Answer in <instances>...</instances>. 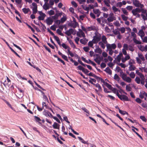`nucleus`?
<instances>
[{"mask_svg": "<svg viewBox=\"0 0 147 147\" xmlns=\"http://www.w3.org/2000/svg\"><path fill=\"white\" fill-rule=\"evenodd\" d=\"M116 70L118 72H119L121 70V71L120 72V76L124 81L128 83L131 82L132 80L131 78L129 77H127L126 74L123 73L119 67L117 66L116 67Z\"/></svg>", "mask_w": 147, "mask_h": 147, "instance_id": "obj_1", "label": "nucleus"}, {"mask_svg": "<svg viewBox=\"0 0 147 147\" xmlns=\"http://www.w3.org/2000/svg\"><path fill=\"white\" fill-rule=\"evenodd\" d=\"M7 80L5 79H4L3 78L2 79V80L1 81V83L3 84L6 87L7 86L9 87L11 85V82L10 80L7 77H6Z\"/></svg>", "mask_w": 147, "mask_h": 147, "instance_id": "obj_2", "label": "nucleus"}, {"mask_svg": "<svg viewBox=\"0 0 147 147\" xmlns=\"http://www.w3.org/2000/svg\"><path fill=\"white\" fill-rule=\"evenodd\" d=\"M101 38V36L99 34H95V36L93 37L92 42L94 44L97 43L99 41Z\"/></svg>", "mask_w": 147, "mask_h": 147, "instance_id": "obj_3", "label": "nucleus"}, {"mask_svg": "<svg viewBox=\"0 0 147 147\" xmlns=\"http://www.w3.org/2000/svg\"><path fill=\"white\" fill-rule=\"evenodd\" d=\"M116 95L118 98L122 100L125 101H129L128 97L125 95L124 94L120 95L118 92L116 93Z\"/></svg>", "mask_w": 147, "mask_h": 147, "instance_id": "obj_4", "label": "nucleus"}, {"mask_svg": "<svg viewBox=\"0 0 147 147\" xmlns=\"http://www.w3.org/2000/svg\"><path fill=\"white\" fill-rule=\"evenodd\" d=\"M138 57H136V59L137 63L140 64L142 63V61L140 59H141L142 61H145V59L144 56L141 53H139L138 54Z\"/></svg>", "mask_w": 147, "mask_h": 147, "instance_id": "obj_5", "label": "nucleus"}, {"mask_svg": "<svg viewBox=\"0 0 147 147\" xmlns=\"http://www.w3.org/2000/svg\"><path fill=\"white\" fill-rule=\"evenodd\" d=\"M32 5L33 7H31V8L32 9V13L33 14H35L38 11L37 5L36 3L33 2L32 3Z\"/></svg>", "mask_w": 147, "mask_h": 147, "instance_id": "obj_6", "label": "nucleus"}, {"mask_svg": "<svg viewBox=\"0 0 147 147\" xmlns=\"http://www.w3.org/2000/svg\"><path fill=\"white\" fill-rule=\"evenodd\" d=\"M133 5L136 7H140L143 6V4H142L140 3V1L138 0H132Z\"/></svg>", "mask_w": 147, "mask_h": 147, "instance_id": "obj_7", "label": "nucleus"}, {"mask_svg": "<svg viewBox=\"0 0 147 147\" xmlns=\"http://www.w3.org/2000/svg\"><path fill=\"white\" fill-rule=\"evenodd\" d=\"M87 75L89 76L93 77L97 80H100L102 82H105L104 80L102 79L97 76L96 75L93 74L92 72H90L89 74H87Z\"/></svg>", "mask_w": 147, "mask_h": 147, "instance_id": "obj_8", "label": "nucleus"}, {"mask_svg": "<svg viewBox=\"0 0 147 147\" xmlns=\"http://www.w3.org/2000/svg\"><path fill=\"white\" fill-rule=\"evenodd\" d=\"M38 13L40 15V16L38 17V20H44L46 16V15L41 11H39Z\"/></svg>", "mask_w": 147, "mask_h": 147, "instance_id": "obj_9", "label": "nucleus"}, {"mask_svg": "<svg viewBox=\"0 0 147 147\" xmlns=\"http://www.w3.org/2000/svg\"><path fill=\"white\" fill-rule=\"evenodd\" d=\"M107 49H115L116 47V45L114 44H107Z\"/></svg>", "mask_w": 147, "mask_h": 147, "instance_id": "obj_10", "label": "nucleus"}, {"mask_svg": "<svg viewBox=\"0 0 147 147\" xmlns=\"http://www.w3.org/2000/svg\"><path fill=\"white\" fill-rule=\"evenodd\" d=\"M74 30L72 28H71L68 30L66 31L65 32V33L68 36H70L71 34H75V33H74V34H73L74 31Z\"/></svg>", "mask_w": 147, "mask_h": 147, "instance_id": "obj_11", "label": "nucleus"}, {"mask_svg": "<svg viewBox=\"0 0 147 147\" xmlns=\"http://www.w3.org/2000/svg\"><path fill=\"white\" fill-rule=\"evenodd\" d=\"M144 96L147 98V93L144 91L140 92L139 94L140 98L142 99L144 98Z\"/></svg>", "mask_w": 147, "mask_h": 147, "instance_id": "obj_12", "label": "nucleus"}, {"mask_svg": "<svg viewBox=\"0 0 147 147\" xmlns=\"http://www.w3.org/2000/svg\"><path fill=\"white\" fill-rule=\"evenodd\" d=\"M93 11L94 13L96 15L97 17H99L101 13V12L98 9H94Z\"/></svg>", "mask_w": 147, "mask_h": 147, "instance_id": "obj_13", "label": "nucleus"}, {"mask_svg": "<svg viewBox=\"0 0 147 147\" xmlns=\"http://www.w3.org/2000/svg\"><path fill=\"white\" fill-rule=\"evenodd\" d=\"M77 35L80 37H81L82 36L83 37H85V35L84 32L81 29H80L79 32L77 33Z\"/></svg>", "mask_w": 147, "mask_h": 147, "instance_id": "obj_14", "label": "nucleus"}, {"mask_svg": "<svg viewBox=\"0 0 147 147\" xmlns=\"http://www.w3.org/2000/svg\"><path fill=\"white\" fill-rule=\"evenodd\" d=\"M103 2L105 4V5L107 7H109V8H111L110 5L111 3V1L110 0H103Z\"/></svg>", "mask_w": 147, "mask_h": 147, "instance_id": "obj_15", "label": "nucleus"}, {"mask_svg": "<svg viewBox=\"0 0 147 147\" xmlns=\"http://www.w3.org/2000/svg\"><path fill=\"white\" fill-rule=\"evenodd\" d=\"M114 18L113 14V13H111L109 17L107 18V20L109 22H112L114 20Z\"/></svg>", "mask_w": 147, "mask_h": 147, "instance_id": "obj_16", "label": "nucleus"}, {"mask_svg": "<svg viewBox=\"0 0 147 147\" xmlns=\"http://www.w3.org/2000/svg\"><path fill=\"white\" fill-rule=\"evenodd\" d=\"M88 41V39H86L85 37H84L83 39L80 40V41L81 43L84 45H86Z\"/></svg>", "mask_w": 147, "mask_h": 147, "instance_id": "obj_17", "label": "nucleus"}, {"mask_svg": "<svg viewBox=\"0 0 147 147\" xmlns=\"http://www.w3.org/2000/svg\"><path fill=\"white\" fill-rule=\"evenodd\" d=\"M138 34L139 36H140L141 38H142L145 35L144 33L142 30H140Z\"/></svg>", "mask_w": 147, "mask_h": 147, "instance_id": "obj_18", "label": "nucleus"}, {"mask_svg": "<svg viewBox=\"0 0 147 147\" xmlns=\"http://www.w3.org/2000/svg\"><path fill=\"white\" fill-rule=\"evenodd\" d=\"M102 59L101 57H96L94 60L98 64L100 65Z\"/></svg>", "mask_w": 147, "mask_h": 147, "instance_id": "obj_19", "label": "nucleus"}, {"mask_svg": "<svg viewBox=\"0 0 147 147\" xmlns=\"http://www.w3.org/2000/svg\"><path fill=\"white\" fill-rule=\"evenodd\" d=\"M47 23L48 25H51L52 24L53 21L52 19L48 18L46 20Z\"/></svg>", "mask_w": 147, "mask_h": 147, "instance_id": "obj_20", "label": "nucleus"}, {"mask_svg": "<svg viewBox=\"0 0 147 147\" xmlns=\"http://www.w3.org/2000/svg\"><path fill=\"white\" fill-rule=\"evenodd\" d=\"M43 8L45 10H46L49 8V6L48 3H45L43 6Z\"/></svg>", "mask_w": 147, "mask_h": 147, "instance_id": "obj_21", "label": "nucleus"}, {"mask_svg": "<svg viewBox=\"0 0 147 147\" xmlns=\"http://www.w3.org/2000/svg\"><path fill=\"white\" fill-rule=\"evenodd\" d=\"M53 128L55 129H59V125L58 124V123L56 122H55L54 123L53 125Z\"/></svg>", "mask_w": 147, "mask_h": 147, "instance_id": "obj_22", "label": "nucleus"}, {"mask_svg": "<svg viewBox=\"0 0 147 147\" xmlns=\"http://www.w3.org/2000/svg\"><path fill=\"white\" fill-rule=\"evenodd\" d=\"M94 85L98 88V91L99 92H101L102 91V90L101 88V87L100 85L99 84L97 83L96 84H94Z\"/></svg>", "mask_w": 147, "mask_h": 147, "instance_id": "obj_23", "label": "nucleus"}, {"mask_svg": "<svg viewBox=\"0 0 147 147\" xmlns=\"http://www.w3.org/2000/svg\"><path fill=\"white\" fill-rule=\"evenodd\" d=\"M69 42L70 44L72 47H73L74 49L76 48V47L74 42H73L71 40H69Z\"/></svg>", "mask_w": 147, "mask_h": 147, "instance_id": "obj_24", "label": "nucleus"}, {"mask_svg": "<svg viewBox=\"0 0 147 147\" xmlns=\"http://www.w3.org/2000/svg\"><path fill=\"white\" fill-rule=\"evenodd\" d=\"M118 109L119 110V113L123 115H124L125 114H127V115H128V113L127 112L121 110L119 108H118Z\"/></svg>", "mask_w": 147, "mask_h": 147, "instance_id": "obj_25", "label": "nucleus"}, {"mask_svg": "<svg viewBox=\"0 0 147 147\" xmlns=\"http://www.w3.org/2000/svg\"><path fill=\"white\" fill-rule=\"evenodd\" d=\"M136 68L134 65H130L129 67V71H132L134 70Z\"/></svg>", "mask_w": 147, "mask_h": 147, "instance_id": "obj_26", "label": "nucleus"}, {"mask_svg": "<svg viewBox=\"0 0 147 147\" xmlns=\"http://www.w3.org/2000/svg\"><path fill=\"white\" fill-rule=\"evenodd\" d=\"M73 18V21L75 22V24H73L71 26L74 28H75L77 26L78 24V23L76 22V20L75 19V18Z\"/></svg>", "mask_w": 147, "mask_h": 147, "instance_id": "obj_27", "label": "nucleus"}, {"mask_svg": "<svg viewBox=\"0 0 147 147\" xmlns=\"http://www.w3.org/2000/svg\"><path fill=\"white\" fill-rule=\"evenodd\" d=\"M105 71L106 72L108 73L109 74H112V71L108 67L106 68L105 70Z\"/></svg>", "mask_w": 147, "mask_h": 147, "instance_id": "obj_28", "label": "nucleus"}, {"mask_svg": "<svg viewBox=\"0 0 147 147\" xmlns=\"http://www.w3.org/2000/svg\"><path fill=\"white\" fill-rule=\"evenodd\" d=\"M114 78L115 80L117 81L118 82H119L120 79V78H119V77L117 74H115L114 76Z\"/></svg>", "mask_w": 147, "mask_h": 147, "instance_id": "obj_29", "label": "nucleus"}, {"mask_svg": "<svg viewBox=\"0 0 147 147\" xmlns=\"http://www.w3.org/2000/svg\"><path fill=\"white\" fill-rule=\"evenodd\" d=\"M23 12L25 14L27 13L29 11H30V10L29 8H24L22 9Z\"/></svg>", "mask_w": 147, "mask_h": 147, "instance_id": "obj_30", "label": "nucleus"}, {"mask_svg": "<svg viewBox=\"0 0 147 147\" xmlns=\"http://www.w3.org/2000/svg\"><path fill=\"white\" fill-rule=\"evenodd\" d=\"M87 29L88 31L94 30H95V27L94 26H91L90 27H87Z\"/></svg>", "mask_w": 147, "mask_h": 147, "instance_id": "obj_31", "label": "nucleus"}, {"mask_svg": "<svg viewBox=\"0 0 147 147\" xmlns=\"http://www.w3.org/2000/svg\"><path fill=\"white\" fill-rule=\"evenodd\" d=\"M102 40L103 43L104 44L107 43V38L104 35L102 36Z\"/></svg>", "mask_w": 147, "mask_h": 147, "instance_id": "obj_32", "label": "nucleus"}, {"mask_svg": "<svg viewBox=\"0 0 147 147\" xmlns=\"http://www.w3.org/2000/svg\"><path fill=\"white\" fill-rule=\"evenodd\" d=\"M123 56V54L121 53H119V55L117 57V59L118 62H120L121 59V57Z\"/></svg>", "mask_w": 147, "mask_h": 147, "instance_id": "obj_33", "label": "nucleus"}, {"mask_svg": "<svg viewBox=\"0 0 147 147\" xmlns=\"http://www.w3.org/2000/svg\"><path fill=\"white\" fill-rule=\"evenodd\" d=\"M112 10L114 12H115L118 11H119L120 10L117 8L115 6H113L112 7Z\"/></svg>", "mask_w": 147, "mask_h": 147, "instance_id": "obj_34", "label": "nucleus"}, {"mask_svg": "<svg viewBox=\"0 0 147 147\" xmlns=\"http://www.w3.org/2000/svg\"><path fill=\"white\" fill-rule=\"evenodd\" d=\"M133 40L134 42L136 44L140 45L141 44V42L137 40L136 38H133Z\"/></svg>", "mask_w": 147, "mask_h": 147, "instance_id": "obj_35", "label": "nucleus"}, {"mask_svg": "<svg viewBox=\"0 0 147 147\" xmlns=\"http://www.w3.org/2000/svg\"><path fill=\"white\" fill-rule=\"evenodd\" d=\"M144 5H143V6L142 7V8H141V7H140L141 8V12L142 14H144L146 13V12L147 10L146 9L143 8L144 7Z\"/></svg>", "mask_w": 147, "mask_h": 147, "instance_id": "obj_36", "label": "nucleus"}, {"mask_svg": "<svg viewBox=\"0 0 147 147\" xmlns=\"http://www.w3.org/2000/svg\"><path fill=\"white\" fill-rule=\"evenodd\" d=\"M95 52L96 53H98L99 54H101L102 52L101 49L99 48H96L95 50Z\"/></svg>", "mask_w": 147, "mask_h": 147, "instance_id": "obj_37", "label": "nucleus"}, {"mask_svg": "<svg viewBox=\"0 0 147 147\" xmlns=\"http://www.w3.org/2000/svg\"><path fill=\"white\" fill-rule=\"evenodd\" d=\"M136 73L140 76V78H144V76L141 72H139V71L137 70L136 71Z\"/></svg>", "mask_w": 147, "mask_h": 147, "instance_id": "obj_38", "label": "nucleus"}, {"mask_svg": "<svg viewBox=\"0 0 147 147\" xmlns=\"http://www.w3.org/2000/svg\"><path fill=\"white\" fill-rule=\"evenodd\" d=\"M123 13L126 15H128V13L127 10L124 8H122L121 9Z\"/></svg>", "mask_w": 147, "mask_h": 147, "instance_id": "obj_39", "label": "nucleus"}, {"mask_svg": "<svg viewBox=\"0 0 147 147\" xmlns=\"http://www.w3.org/2000/svg\"><path fill=\"white\" fill-rule=\"evenodd\" d=\"M105 85L110 90H111L113 88V87L111 86V85L107 82L105 83Z\"/></svg>", "mask_w": 147, "mask_h": 147, "instance_id": "obj_40", "label": "nucleus"}, {"mask_svg": "<svg viewBox=\"0 0 147 147\" xmlns=\"http://www.w3.org/2000/svg\"><path fill=\"white\" fill-rule=\"evenodd\" d=\"M78 138L79 139V140L81 141V142L84 144H87V142L85 141L84 140L80 137H78Z\"/></svg>", "mask_w": 147, "mask_h": 147, "instance_id": "obj_41", "label": "nucleus"}, {"mask_svg": "<svg viewBox=\"0 0 147 147\" xmlns=\"http://www.w3.org/2000/svg\"><path fill=\"white\" fill-rule=\"evenodd\" d=\"M129 76L132 78H134L135 77V74L134 72H131L129 74Z\"/></svg>", "mask_w": 147, "mask_h": 147, "instance_id": "obj_42", "label": "nucleus"}, {"mask_svg": "<svg viewBox=\"0 0 147 147\" xmlns=\"http://www.w3.org/2000/svg\"><path fill=\"white\" fill-rule=\"evenodd\" d=\"M135 81L138 84H139L140 82V80L138 77H136L135 79Z\"/></svg>", "mask_w": 147, "mask_h": 147, "instance_id": "obj_43", "label": "nucleus"}, {"mask_svg": "<svg viewBox=\"0 0 147 147\" xmlns=\"http://www.w3.org/2000/svg\"><path fill=\"white\" fill-rule=\"evenodd\" d=\"M104 43L102 42H99L98 44L100 45L101 47L103 49L105 48V46L104 45Z\"/></svg>", "mask_w": 147, "mask_h": 147, "instance_id": "obj_44", "label": "nucleus"}, {"mask_svg": "<svg viewBox=\"0 0 147 147\" xmlns=\"http://www.w3.org/2000/svg\"><path fill=\"white\" fill-rule=\"evenodd\" d=\"M140 118L144 121L145 122H146L147 120L145 116H141L140 117Z\"/></svg>", "mask_w": 147, "mask_h": 147, "instance_id": "obj_45", "label": "nucleus"}, {"mask_svg": "<svg viewBox=\"0 0 147 147\" xmlns=\"http://www.w3.org/2000/svg\"><path fill=\"white\" fill-rule=\"evenodd\" d=\"M34 119L36 122H39L41 121L40 118L36 116H34Z\"/></svg>", "mask_w": 147, "mask_h": 147, "instance_id": "obj_46", "label": "nucleus"}, {"mask_svg": "<svg viewBox=\"0 0 147 147\" xmlns=\"http://www.w3.org/2000/svg\"><path fill=\"white\" fill-rule=\"evenodd\" d=\"M131 88L129 86L127 85H126V90L128 92H129L131 91Z\"/></svg>", "mask_w": 147, "mask_h": 147, "instance_id": "obj_47", "label": "nucleus"}, {"mask_svg": "<svg viewBox=\"0 0 147 147\" xmlns=\"http://www.w3.org/2000/svg\"><path fill=\"white\" fill-rule=\"evenodd\" d=\"M121 16L123 20L124 21H126L127 20L128 17L126 16L125 15L123 14L121 15Z\"/></svg>", "mask_w": 147, "mask_h": 147, "instance_id": "obj_48", "label": "nucleus"}, {"mask_svg": "<svg viewBox=\"0 0 147 147\" xmlns=\"http://www.w3.org/2000/svg\"><path fill=\"white\" fill-rule=\"evenodd\" d=\"M57 32L61 36H64V34L63 33H61V30L59 29H58L57 30Z\"/></svg>", "mask_w": 147, "mask_h": 147, "instance_id": "obj_49", "label": "nucleus"}, {"mask_svg": "<svg viewBox=\"0 0 147 147\" xmlns=\"http://www.w3.org/2000/svg\"><path fill=\"white\" fill-rule=\"evenodd\" d=\"M132 13L133 14V16H136L137 13H138L136 11L135 9H134L132 10Z\"/></svg>", "mask_w": 147, "mask_h": 147, "instance_id": "obj_50", "label": "nucleus"}, {"mask_svg": "<svg viewBox=\"0 0 147 147\" xmlns=\"http://www.w3.org/2000/svg\"><path fill=\"white\" fill-rule=\"evenodd\" d=\"M82 109L84 112L88 114H89V111L85 107H82Z\"/></svg>", "mask_w": 147, "mask_h": 147, "instance_id": "obj_51", "label": "nucleus"}, {"mask_svg": "<svg viewBox=\"0 0 147 147\" xmlns=\"http://www.w3.org/2000/svg\"><path fill=\"white\" fill-rule=\"evenodd\" d=\"M113 32L114 34L115 35H117L120 33L119 31L117 29H115L113 30Z\"/></svg>", "mask_w": 147, "mask_h": 147, "instance_id": "obj_52", "label": "nucleus"}, {"mask_svg": "<svg viewBox=\"0 0 147 147\" xmlns=\"http://www.w3.org/2000/svg\"><path fill=\"white\" fill-rule=\"evenodd\" d=\"M67 18L66 17H63L61 19V22L63 23L66 21Z\"/></svg>", "mask_w": 147, "mask_h": 147, "instance_id": "obj_53", "label": "nucleus"}, {"mask_svg": "<svg viewBox=\"0 0 147 147\" xmlns=\"http://www.w3.org/2000/svg\"><path fill=\"white\" fill-rule=\"evenodd\" d=\"M135 63V61L131 59L129 62V65H133V64Z\"/></svg>", "mask_w": 147, "mask_h": 147, "instance_id": "obj_54", "label": "nucleus"}, {"mask_svg": "<svg viewBox=\"0 0 147 147\" xmlns=\"http://www.w3.org/2000/svg\"><path fill=\"white\" fill-rule=\"evenodd\" d=\"M43 113L44 115H45L46 116H49V112H47L46 110L44 111L43 112Z\"/></svg>", "mask_w": 147, "mask_h": 147, "instance_id": "obj_55", "label": "nucleus"}, {"mask_svg": "<svg viewBox=\"0 0 147 147\" xmlns=\"http://www.w3.org/2000/svg\"><path fill=\"white\" fill-rule=\"evenodd\" d=\"M119 30L122 33H123L125 31V29L124 27H122L120 29H119Z\"/></svg>", "mask_w": 147, "mask_h": 147, "instance_id": "obj_56", "label": "nucleus"}, {"mask_svg": "<svg viewBox=\"0 0 147 147\" xmlns=\"http://www.w3.org/2000/svg\"><path fill=\"white\" fill-rule=\"evenodd\" d=\"M86 3L87 4L94 3V0H87Z\"/></svg>", "mask_w": 147, "mask_h": 147, "instance_id": "obj_57", "label": "nucleus"}, {"mask_svg": "<svg viewBox=\"0 0 147 147\" xmlns=\"http://www.w3.org/2000/svg\"><path fill=\"white\" fill-rule=\"evenodd\" d=\"M142 40V41L144 42H147V36H145L144 38H141Z\"/></svg>", "mask_w": 147, "mask_h": 147, "instance_id": "obj_58", "label": "nucleus"}, {"mask_svg": "<svg viewBox=\"0 0 147 147\" xmlns=\"http://www.w3.org/2000/svg\"><path fill=\"white\" fill-rule=\"evenodd\" d=\"M61 57H62L63 58V59H64L65 61H68V60L67 59V57L66 56L63 54L61 56Z\"/></svg>", "mask_w": 147, "mask_h": 147, "instance_id": "obj_59", "label": "nucleus"}, {"mask_svg": "<svg viewBox=\"0 0 147 147\" xmlns=\"http://www.w3.org/2000/svg\"><path fill=\"white\" fill-rule=\"evenodd\" d=\"M138 103H140L142 102V100L139 98H137L135 100Z\"/></svg>", "mask_w": 147, "mask_h": 147, "instance_id": "obj_60", "label": "nucleus"}, {"mask_svg": "<svg viewBox=\"0 0 147 147\" xmlns=\"http://www.w3.org/2000/svg\"><path fill=\"white\" fill-rule=\"evenodd\" d=\"M133 7L131 6H128L126 7V9L129 11H131Z\"/></svg>", "mask_w": 147, "mask_h": 147, "instance_id": "obj_61", "label": "nucleus"}, {"mask_svg": "<svg viewBox=\"0 0 147 147\" xmlns=\"http://www.w3.org/2000/svg\"><path fill=\"white\" fill-rule=\"evenodd\" d=\"M49 14L50 16L53 15L55 14V12L53 10H51L49 12Z\"/></svg>", "mask_w": 147, "mask_h": 147, "instance_id": "obj_62", "label": "nucleus"}, {"mask_svg": "<svg viewBox=\"0 0 147 147\" xmlns=\"http://www.w3.org/2000/svg\"><path fill=\"white\" fill-rule=\"evenodd\" d=\"M94 43H93L92 42V41H89L88 43V45L90 47H92L93 46V44Z\"/></svg>", "mask_w": 147, "mask_h": 147, "instance_id": "obj_63", "label": "nucleus"}, {"mask_svg": "<svg viewBox=\"0 0 147 147\" xmlns=\"http://www.w3.org/2000/svg\"><path fill=\"white\" fill-rule=\"evenodd\" d=\"M141 16H142V18L144 20H147V17H146V16H145L144 14H141Z\"/></svg>", "mask_w": 147, "mask_h": 147, "instance_id": "obj_64", "label": "nucleus"}]
</instances>
